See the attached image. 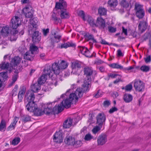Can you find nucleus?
I'll return each mask as SVG.
<instances>
[{
  "label": "nucleus",
  "mask_w": 151,
  "mask_h": 151,
  "mask_svg": "<svg viewBox=\"0 0 151 151\" xmlns=\"http://www.w3.org/2000/svg\"><path fill=\"white\" fill-rule=\"evenodd\" d=\"M108 4L110 7L115 8L118 5V2L117 0H109Z\"/></svg>",
  "instance_id": "32"
},
{
  "label": "nucleus",
  "mask_w": 151,
  "mask_h": 151,
  "mask_svg": "<svg viewBox=\"0 0 151 151\" xmlns=\"http://www.w3.org/2000/svg\"><path fill=\"white\" fill-rule=\"evenodd\" d=\"M7 78V72H1L0 73V79L3 82L5 81Z\"/></svg>",
  "instance_id": "35"
},
{
  "label": "nucleus",
  "mask_w": 151,
  "mask_h": 151,
  "mask_svg": "<svg viewBox=\"0 0 151 151\" xmlns=\"http://www.w3.org/2000/svg\"><path fill=\"white\" fill-rule=\"evenodd\" d=\"M21 59L18 56L12 58L11 63L13 66H15L18 65L21 62Z\"/></svg>",
  "instance_id": "25"
},
{
  "label": "nucleus",
  "mask_w": 151,
  "mask_h": 151,
  "mask_svg": "<svg viewBox=\"0 0 151 151\" xmlns=\"http://www.w3.org/2000/svg\"><path fill=\"white\" fill-rule=\"evenodd\" d=\"M54 71L52 68L50 66H47L45 67L44 71V73L45 75L46 76H48L49 77H51L52 76Z\"/></svg>",
  "instance_id": "15"
},
{
  "label": "nucleus",
  "mask_w": 151,
  "mask_h": 151,
  "mask_svg": "<svg viewBox=\"0 0 151 151\" xmlns=\"http://www.w3.org/2000/svg\"><path fill=\"white\" fill-rule=\"evenodd\" d=\"M86 20L91 26L95 27V26L96 22L93 19L91 16L88 15H87L86 16Z\"/></svg>",
  "instance_id": "23"
},
{
  "label": "nucleus",
  "mask_w": 151,
  "mask_h": 151,
  "mask_svg": "<svg viewBox=\"0 0 151 151\" xmlns=\"http://www.w3.org/2000/svg\"><path fill=\"white\" fill-rule=\"evenodd\" d=\"M20 139L19 137H16L12 140V144L14 146L17 145L20 142Z\"/></svg>",
  "instance_id": "44"
},
{
  "label": "nucleus",
  "mask_w": 151,
  "mask_h": 151,
  "mask_svg": "<svg viewBox=\"0 0 151 151\" xmlns=\"http://www.w3.org/2000/svg\"><path fill=\"white\" fill-rule=\"evenodd\" d=\"M31 92H37L40 89V85L38 83L32 85L31 86Z\"/></svg>",
  "instance_id": "24"
},
{
  "label": "nucleus",
  "mask_w": 151,
  "mask_h": 151,
  "mask_svg": "<svg viewBox=\"0 0 151 151\" xmlns=\"http://www.w3.org/2000/svg\"><path fill=\"white\" fill-rule=\"evenodd\" d=\"M66 2L64 0H59L56 3L55 8L60 10L58 13L61 19H68L70 17V13L66 10Z\"/></svg>",
  "instance_id": "3"
},
{
  "label": "nucleus",
  "mask_w": 151,
  "mask_h": 151,
  "mask_svg": "<svg viewBox=\"0 0 151 151\" xmlns=\"http://www.w3.org/2000/svg\"><path fill=\"white\" fill-rule=\"evenodd\" d=\"M87 49L86 47H82L81 48L80 50L81 53L84 55L86 53V51H87Z\"/></svg>",
  "instance_id": "57"
},
{
  "label": "nucleus",
  "mask_w": 151,
  "mask_h": 151,
  "mask_svg": "<svg viewBox=\"0 0 151 151\" xmlns=\"http://www.w3.org/2000/svg\"><path fill=\"white\" fill-rule=\"evenodd\" d=\"M145 60L146 63H148L150 62L151 56L149 55L145 58Z\"/></svg>",
  "instance_id": "61"
},
{
  "label": "nucleus",
  "mask_w": 151,
  "mask_h": 151,
  "mask_svg": "<svg viewBox=\"0 0 151 151\" xmlns=\"http://www.w3.org/2000/svg\"><path fill=\"white\" fill-rule=\"evenodd\" d=\"M18 31L17 30H15L12 34H11L10 38L11 41H15L17 40V37L16 35Z\"/></svg>",
  "instance_id": "42"
},
{
  "label": "nucleus",
  "mask_w": 151,
  "mask_h": 151,
  "mask_svg": "<svg viewBox=\"0 0 151 151\" xmlns=\"http://www.w3.org/2000/svg\"><path fill=\"white\" fill-rule=\"evenodd\" d=\"M84 55L87 57H91L92 56V55L90 54V52L88 50Z\"/></svg>",
  "instance_id": "59"
},
{
  "label": "nucleus",
  "mask_w": 151,
  "mask_h": 151,
  "mask_svg": "<svg viewBox=\"0 0 151 151\" xmlns=\"http://www.w3.org/2000/svg\"><path fill=\"white\" fill-rule=\"evenodd\" d=\"M71 104H56L52 109L49 108L48 114H58L63 110L64 108L68 109L71 107Z\"/></svg>",
  "instance_id": "5"
},
{
  "label": "nucleus",
  "mask_w": 151,
  "mask_h": 151,
  "mask_svg": "<svg viewBox=\"0 0 151 151\" xmlns=\"http://www.w3.org/2000/svg\"><path fill=\"white\" fill-rule=\"evenodd\" d=\"M47 77L44 73L38 79L37 81L38 83L40 85L44 83L47 79Z\"/></svg>",
  "instance_id": "30"
},
{
  "label": "nucleus",
  "mask_w": 151,
  "mask_h": 151,
  "mask_svg": "<svg viewBox=\"0 0 151 151\" xmlns=\"http://www.w3.org/2000/svg\"><path fill=\"white\" fill-rule=\"evenodd\" d=\"M97 123L100 126H102L103 122H105L106 117L103 113H99L96 116Z\"/></svg>",
  "instance_id": "14"
},
{
  "label": "nucleus",
  "mask_w": 151,
  "mask_h": 151,
  "mask_svg": "<svg viewBox=\"0 0 151 151\" xmlns=\"http://www.w3.org/2000/svg\"><path fill=\"white\" fill-rule=\"evenodd\" d=\"M106 26L104 20L101 17H98L96 19L95 27L104 30L106 28Z\"/></svg>",
  "instance_id": "11"
},
{
  "label": "nucleus",
  "mask_w": 151,
  "mask_h": 151,
  "mask_svg": "<svg viewBox=\"0 0 151 151\" xmlns=\"http://www.w3.org/2000/svg\"><path fill=\"white\" fill-rule=\"evenodd\" d=\"M9 66V64L8 63L2 62L0 65V68L1 69H7Z\"/></svg>",
  "instance_id": "36"
},
{
  "label": "nucleus",
  "mask_w": 151,
  "mask_h": 151,
  "mask_svg": "<svg viewBox=\"0 0 151 151\" xmlns=\"http://www.w3.org/2000/svg\"><path fill=\"white\" fill-rule=\"evenodd\" d=\"M76 85L75 84H72L71 86L70 89H68L66 92V93H67L68 92H69L71 90H73L74 88H76Z\"/></svg>",
  "instance_id": "58"
},
{
  "label": "nucleus",
  "mask_w": 151,
  "mask_h": 151,
  "mask_svg": "<svg viewBox=\"0 0 151 151\" xmlns=\"http://www.w3.org/2000/svg\"><path fill=\"white\" fill-rule=\"evenodd\" d=\"M63 140V134L61 132H57L54 135L53 138L54 142L59 143L62 142Z\"/></svg>",
  "instance_id": "13"
},
{
  "label": "nucleus",
  "mask_w": 151,
  "mask_h": 151,
  "mask_svg": "<svg viewBox=\"0 0 151 151\" xmlns=\"http://www.w3.org/2000/svg\"><path fill=\"white\" fill-rule=\"evenodd\" d=\"M34 54L32 53L30 51L27 52L24 55V58L27 60H31L33 59Z\"/></svg>",
  "instance_id": "28"
},
{
  "label": "nucleus",
  "mask_w": 151,
  "mask_h": 151,
  "mask_svg": "<svg viewBox=\"0 0 151 151\" xmlns=\"http://www.w3.org/2000/svg\"><path fill=\"white\" fill-rule=\"evenodd\" d=\"M75 139L71 136L67 137L65 139V142L68 145H74Z\"/></svg>",
  "instance_id": "21"
},
{
  "label": "nucleus",
  "mask_w": 151,
  "mask_h": 151,
  "mask_svg": "<svg viewBox=\"0 0 151 151\" xmlns=\"http://www.w3.org/2000/svg\"><path fill=\"white\" fill-rule=\"evenodd\" d=\"M83 72L86 78L84 81L82 87L83 88L84 91H88L89 90L91 86L90 84L91 81V76L93 73L96 75L97 72L96 71L93 70L91 67L87 66L84 68Z\"/></svg>",
  "instance_id": "1"
},
{
  "label": "nucleus",
  "mask_w": 151,
  "mask_h": 151,
  "mask_svg": "<svg viewBox=\"0 0 151 151\" xmlns=\"http://www.w3.org/2000/svg\"><path fill=\"white\" fill-rule=\"evenodd\" d=\"M11 22L12 27L16 29L21 24V20L18 17L15 16L11 19Z\"/></svg>",
  "instance_id": "9"
},
{
  "label": "nucleus",
  "mask_w": 151,
  "mask_h": 151,
  "mask_svg": "<svg viewBox=\"0 0 151 151\" xmlns=\"http://www.w3.org/2000/svg\"><path fill=\"white\" fill-rule=\"evenodd\" d=\"M38 31H35L34 32L32 36V39L33 40H35V41H39L40 39V37L38 35Z\"/></svg>",
  "instance_id": "37"
},
{
  "label": "nucleus",
  "mask_w": 151,
  "mask_h": 151,
  "mask_svg": "<svg viewBox=\"0 0 151 151\" xmlns=\"http://www.w3.org/2000/svg\"><path fill=\"white\" fill-rule=\"evenodd\" d=\"M108 76L109 78H114L117 77L118 76H120V75L117 74H114L113 73H110L108 74Z\"/></svg>",
  "instance_id": "52"
},
{
  "label": "nucleus",
  "mask_w": 151,
  "mask_h": 151,
  "mask_svg": "<svg viewBox=\"0 0 151 151\" xmlns=\"http://www.w3.org/2000/svg\"><path fill=\"white\" fill-rule=\"evenodd\" d=\"M30 119V117L29 116L27 115L24 117L23 120L25 122H27L29 121Z\"/></svg>",
  "instance_id": "63"
},
{
  "label": "nucleus",
  "mask_w": 151,
  "mask_h": 151,
  "mask_svg": "<svg viewBox=\"0 0 151 151\" xmlns=\"http://www.w3.org/2000/svg\"><path fill=\"white\" fill-rule=\"evenodd\" d=\"M78 15L80 16L84 21L86 20V16L84 12L82 10L79 11L77 12Z\"/></svg>",
  "instance_id": "39"
},
{
  "label": "nucleus",
  "mask_w": 151,
  "mask_h": 151,
  "mask_svg": "<svg viewBox=\"0 0 151 151\" xmlns=\"http://www.w3.org/2000/svg\"><path fill=\"white\" fill-rule=\"evenodd\" d=\"M27 93V96H29L27 99V104H34L35 103L34 101L35 96L34 93L31 92V91H28Z\"/></svg>",
  "instance_id": "19"
},
{
  "label": "nucleus",
  "mask_w": 151,
  "mask_h": 151,
  "mask_svg": "<svg viewBox=\"0 0 151 151\" xmlns=\"http://www.w3.org/2000/svg\"><path fill=\"white\" fill-rule=\"evenodd\" d=\"M6 128V123L5 120L2 119L0 123V131L2 132H4Z\"/></svg>",
  "instance_id": "31"
},
{
  "label": "nucleus",
  "mask_w": 151,
  "mask_h": 151,
  "mask_svg": "<svg viewBox=\"0 0 151 151\" xmlns=\"http://www.w3.org/2000/svg\"><path fill=\"white\" fill-rule=\"evenodd\" d=\"M107 141V138L105 135H101L98 138L97 142L99 145H102L105 144Z\"/></svg>",
  "instance_id": "18"
},
{
  "label": "nucleus",
  "mask_w": 151,
  "mask_h": 151,
  "mask_svg": "<svg viewBox=\"0 0 151 151\" xmlns=\"http://www.w3.org/2000/svg\"><path fill=\"white\" fill-rule=\"evenodd\" d=\"M132 85L131 84H129L127 86L125 87L122 88V89H125L126 91H130L132 89Z\"/></svg>",
  "instance_id": "49"
},
{
  "label": "nucleus",
  "mask_w": 151,
  "mask_h": 151,
  "mask_svg": "<svg viewBox=\"0 0 151 151\" xmlns=\"http://www.w3.org/2000/svg\"><path fill=\"white\" fill-rule=\"evenodd\" d=\"M9 29L8 27H4L2 28L1 32L4 34L5 35H6L8 34L9 32Z\"/></svg>",
  "instance_id": "43"
},
{
  "label": "nucleus",
  "mask_w": 151,
  "mask_h": 151,
  "mask_svg": "<svg viewBox=\"0 0 151 151\" xmlns=\"http://www.w3.org/2000/svg\"><path fill=\"white\" fill-rule=\"evenodd\" d=\"M23 12L25 17L29 18L32 17L33 13L32 8L30 6H27L24 8L23 9Z\"/></svg>",
  "instance_id": "12"
},
{
  "label": "nucleus",
  "mask_w": 151,
  "mask_h": 151,
  "mask_svg": "<svg viewBox=\"0 0 151 151\" xmlns=\"http://www.w3.org/2000/svg\"><path fill=\"white\" fill-rule=\"evenodd\" d=\"M101 127L99 126L95 127L92 129V131L93 133L95 134L101 129Z\"/></svg>",
  "instance_id": "53"
},
{
  "label": "nucleus",
  "mask_w": 151,
  "mask_h": 151,
  "mask_svg": "<svg viewBox=\"0 0 151 151\" xmlns=\"http://www.w3.org/2000/svg\"><path fill=\"white\" fill-rule=\"evenodd\" d=\"M52 19L55 24H58V23H61V20L59 18H58L55 16L52 15Z\"/></svg>",
  "instance_id": "40"
},
{
  "label": "nucleus",
  "mask_w": 151,
  "mask_h": 151,
  "mask_svg": "<svg viewBox=\"0 0 151 151\" xmlns=\"http://www.w3.org/2000/svg\"><path fill=\"white\" fill-rule=\"evenodd\" d=\"M86 91H84L83 87L82 88H77L74 93H71L68 98L62 101L60 104H73L77 103L79 98L81 97L83 92Z\"/></svg>",
  "instance_id": "2"
},
{
  "label": "nucleus",
  "mask_w": 151,
  "mask_h": 151,
  "mask_svg": "<svg viewBox=\"0 0 151 151\" xmlns=\"http://www.w3.org/2000/svg\"><path fill=\"white\" fill-rule=\"evenodd\" d=\"M108 31L110 32H115L116 31V28L111 26H109L108 27Z\"/></svg>",
  "instance_id": "51"
},
{
  "label": "nucleus",
  "mask_w": 151,
  "mask_h": 151,
  "mask_svg": "<svg viewBox=\"0 0 151 151\" xmlns=\"http://www.w3.org/2000/svg\"><path fill=\"white\" fill-rule=\"evenodd\" d=\"M75 46V45L72 42H67L66 43H64V44H62L60 46V48H66L67 47H73Z\"/></svg>",
  "instance_id": "33"
},
{
  "label": "nucleus",
  "mask_w": 151,
  "mask_h": 151,
  "mask_svg": "<svg viewBox=\"0 0 151 151\" xmlns=\"http://www.w3.org/2000/svg\"><path fill=\"white\" fill-rule=\"evenodd\" d=\"M82 65V62L78 60L72 62L71 65L72 69V72L73 74H76L78 70L81 68Z\"/></svg>",
  "instance_id": "7"
},
{
  "label": "nucleus",
  "mask_w": 151,
  "mask_h": 151,
  "mask_svg": "<svg viewBox=\"0 0 151 151\" xmlns=\"http://www.w3.org/2000/svg\"><path fill=\"white\" fill-rule=\"evenodd\" d=\"M109 65L110 67L113 68L119 69L121 70H122L123 69V66L117 63H113L109 64Z\"/></svg>",
  "instance_id": "29"
},
{
  "label": "nucleus",
  "mask_w": 151,
  "mask_h": 151,
  "mask_svg": "<svg viewBox=\"0 0 151 151\" xmlns=\"http://www.w3.org/2000/svg\"><path fill=\"white\" fill-rule=\"evenodd\" d=\"M137 32L135 30L131 31V32L130 34L133 37H135L137 36Z\"/></svg>",
  "instance_id": "60"
},
{
  "label": "nucleus",
  "mask_w": 151,
  "mask_h": 151,
  "mask_svg": "<svg viewBox=\"0 0 151 151\" xmlns=\"http://www.w3.org/2000/svg\"><path fill=\"white\" fill-rule=\"evenodd\" d=\"M26 107L28 111L34 112V114L37 116L41 115L44 113L48 115L50 114L47 113V111H49V108L40 109L38 108L37 104H27Z\"/></svg>",
  "instance_id": "4"
},
{
  "label": "nucleus",
  "mask_w": 151,
  "mask_h": 151,
  "mask_svg": "<svg viewBox=\"0 0 151 151\" xmlns=\"http://www.w3.org/2000/svg\"><path fill=\"white\" fill-rule=\"evenodd\" d=\"M98 12L101 15H104L106 14V10L104 8H100L99 9Z\"/></svg>",
  "instance_id": "45"
},
{
  "label": "nucleus",
  "mask_w": 151,
  "mask_h": 151,
  "mask_svg": "<svg viewBox=\"0 0 151 151\" xmlns=\"http://www.w3.org/2000/svg\"><path fill=\"white\" fill-rule=\"evenodd\" d=\"M121 5L124 8H127L129 6V3L125 0H122L120 3Z\"/></svg>",
  "instance_id": "46"
},
{
  "label": "nucleus",
  "mask_w": 151,
  "mask_h": 151,
  "mask_svg": "<svg viewBox=\"0 0 151 151\" xmlns=\"http://www.w3.org/2000/svg\"><path fill=\"white\" fill-rule=\"evenodd\" d=\"M123 99L124 101L126 103H128L132 100L133 97L130 94H126L124 95Z\"/></svg>",
  "instance_id": "34"
},
{
  "label": "nucleus",
  "mask_w": 151,
  "mask_h": 151,
  "mask_svg": "<svg viewBox=\"0 0 151 151\" xmlns=\"http://www.w3.org/2000/svg\"><path fill=\"white\" fill-rule=\"evenodd\" d=\"M122 33H124L125 35H127V29L125 28L124 27H122Z\"/></svg>",
  "instance_id": "64"
},
{
  "label": "nucleus",
  "mask_w": 151,
  "mask_h": 151,
  "mask_svg": "<svg viewBox=\"0 0 151 151\" xmlns=\"http://www.w3.org/2000/svg\"><path fill=\"white\" fill-rule=\"evenodd\" d=\"M38 48L34 44H32L30 46V51L32 53L34 54L35 52L37 51Z\"/></svg>",
  "instance_id": "38"
},
{
  "label": "nucleus",
  "mask_w": 151,
  "mask_h": 151,
  "mask_svg": "<svg viewBox=\"0 0 151 151\" xmlns=\"http://www.w3.org/2000/svg\"><path fill=\"white\" fill-rule=\"evenodd\" d=\"M140 69L143 72H147L149 70L150 68L147 66L143 65L141 67Z\"/></svg>",
  "instance_id": "50"
},
{
  "label": "nucleus",
  "mask_w": 151,
  "mask_h": 151,
  "mask_svg": "<svg viewBox=\"0 0 151 151\" xmlns=\"http://www.w3.org/2000/svg\"><path fill=\"white\" fill-rule=\"evenodd\" d=\"M118 109L116 107H112L111 108L109 111V112L110 114H112L114 112L117 111Z\"/></svg>",
  "instance_id": "55"
},
{
  "label": "nucleus",
  "mask_w": 151,
  "mask_h": 151,
  "mask_svg": "<svg viewBox=\"0 0 151 151\" xmlns=\"http://www.w3.org/2000/svg\"><path fill=\"white\" fill-rule=\"evenodd\" d=\"M134 86L137 91L141 92L143 91L145 88L144 83L139 80H135L134 81Z\"/></svg>",
  "instance_id": "10"
},
{
  "label": "nucleus",
  "mask_w": 151,
  "mask_h": 151,
  "mask_svg": "<svg viewBox=\"0 0 151 151\" xmlns=\"http://www.w3.org/2000/svg\"><path fill=\"white\" fill-rule=\"evenodd\" d=\"M38 20L37 18L36 17L32 19H30V24L32 25V28L33 29H30V28H29L28 32L29 34H31L32 31L34 32V31H33V28L34 27L36 28L37 27V26L38 24Z\"/></svg>",
  "instance_id": "16"
},
{
  "label": "nucleus",
  "mask_w": 151,
  "mask_h": 151,
  "mask_svg": "<svg viewBox=\"0 0 151 151\" xmlns=\"http://www.w3.org/2000/svg\"><path fill=\"white\" fill-rule=\"evenodd\" d=\"M83 35L85 38L87 40H91L93 43L96 42V40L94 38L93 35L87 32L84 33Z\"/></svg>",
  "instance_id": "27"
},
{
  "label": "nucleus",
  "mask_w": 151,
  "mask_h": 151,
  "mask_svg": "<svg viewBox=\"0 0 151 151\" xmlns=\"http://www.w3.org/2000/svg\"><path fill=\"white\" fill-rule=\"evenodd\" d=\"M17 78L18 75L17 74L14 75L12 77V81H11L10 83L9 84V86H11L13 85L17 81Z\"/></svg>",
  "instance_id": "41"
},
{
  "label": "nucleus",
  "mask_w": 151,
  "mask_h": 151,
  "mask_svg": "<svg viewBox=\"0 0 151 151\" xmlns=\"http://www.w3.org/2000/svg\"><path fill=\"white\" fill-rule=\"evenodd\" d=\"M136 16L139 19L142 18L145 15V12L142 6L139 4H136L135 6Z\"/></svg>",
  "instance_id": "8"
},
{
  "label": "nucleus",
  "mask_w": 151,
  "mask_h": 151,
  "mask_svg": "<svg viewBox=\"0 0 151 151\" xmlns=\"http://www.w3.org/2000/svg\"><path fill=\"white\" fill-rule=\"evenodd\" d=\"M117 55L118 56H123L124 55V54L122 52L121 50H118L117 51Z\"/></svg>",
  "instance_id": "62"
},
{
  "label": "nucleus",
  "mask_w": 151,
  "mask_h": 151,
  "mask_svg": "<svg viewBox=\"0 0 151 151\" xmlns=\"http://www.w3.org/2000/svg\"><path fill=\"white\" fill-rule=\"evenodd\" d=\"M103 95V92L101 90H99L96 93L94 94L93 96L96 98L101 97Z\"/></svg>",
  "instance_id": "47"
},
{
  "label": "nucleus",
  "mask_w": 151,
  "mask_h": 151,
  "mask_svg": "<svg viewBox=\"0 0 151 151\" xmlns=\"http://www.w3.org/2000/svg\"><path fill=\"white\" fill-rule=\"evenodd\" d=\"M73 119L71 118H68L63 123V127L65 128L70 127L72 124Z\"/></svg>",
  "instance_id": "26"
},
{
  "label": "nucleus",
  "mask_w": 151,
  "mask_h": 151,
  "mask_svg": "<svg viewBox=\"0 0 151 151\" xmlns=\"http://www.w3.org/2000/svg\"><path fill=\"white\" fill-rule=\"evenodd\" d=\"M75 145L76 147H79L81 145V142L80 140L75 141Z\"/></svg>",
  "instance_id": "56"
},
{
  "label": "nucleus",
  "mask_w": 151,
  "mask_h": 151,
  "mask_svg": "<svg viewBox=\"0 0 151 151\" xmlns=\"http://www.w3.org/2000/svg\"><path fill=\"white\" fill-rule=\"evenodd\" d=\"M25 91L26 88L24 86H22L20 88V90L18 94V98L19 102L22 101Z\"/></svg>",
  "instance_id": "20"
},
{
  "label": "nucleus",
  "mask_w": 151,
  "mask_h": 151,
  "mask_svg": "<svg viewBox=\"0 0 151 151\" xmlns=\"http://www.w3.org/2000/svg\"><path fill=\"white\" fill-rule=\"evenodd\" d=\"M18 120V118L15 117L13 119V122L11 123L9 126L8 127L7 130L8 131H10L14 129L15 128L16 125Z\"/></svg>",
  "instance_id": "22"
},
{
  "label": "nucleus",
  "mask_w": 151,
  "mask_h": 151,
  "mask_svg": "<svg viewBox=\"0 0 151 151\" xmlns=\"http://www.w3.org/2000/svg\"><path fill=\"white\" fill-rule=\"evenodd\" d=\"M93 138V137L90 134H86L84 138V140L86 141H90Z\"/></svg>",
  "instance_id": "48"
},
{
  "label": "nucleus",
  "mask_w": 151,
  "mask_h": 151,
  "mask_svg": "<svg viewBox=\"0 0 151 151\" xmlns=\"http://www.w3.org/2000/svg\"><path fill=\"white\" fill-rule=\"evenodd\" d=\"M68 65V63L65 61L62 60L59 64V66L57 63H54L52 64V68L54 71V74L56 75L59 74L62 69L66 68Z\"/></svg>",
  "instance_id": "6"
},
{
  "label": "nucleus",
  "mask_w": 151,
  "mask_h": 151,
  "mask_svg": "<svg viewBox=\"0 0 151 151\" xmlns=\"http://www.w3.org/2000/svg\"><path fill=\"white\" fill-rule=\"evenodd\" d=\"M61 35H56V34L55 33H54V38L55 39H58V40L59 41H53V43H54L55 42H58L60 40V39L61 38Z\"/></svg>",
  "instance_id": "54"
},
{
  "label": "nucleus",
  "mask_w": 151,
  "mask_h": 151,
  "mask_svg": "<svg viewBox=\"0 0 151 151\" xmlns=\"http://www.w3.org/2000/svg\"><path fill=\"white\" fill-rule=\"evenodd\" d=\"M147 27V24L146 21H140L139 22L138 26L139 30L140 32H143L146 30Z\"/></svg>",
  "instance_id": "17"
}]
</instances>
